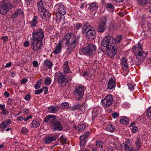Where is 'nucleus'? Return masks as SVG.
Instances as JSON below:
<instances>
[{
	"label": "nucleus",
	"instance_id": "3c124183",
	"mask_svg": "<svg viewBox=\"0 0 151 151\" xmlns=\"http://www.w3.org/2000/svg\"><path fill=\"white\" fill-rule=\"evenodd\" d=\"M41 83L40 82L38 81L35 85V89H37L40 88V87Z\"/></svg>",
	"mask_w": 151,
	"mask_h": 151
},
{
	"label": "nucleus",
	"instance_id": "58836bf2",
	"mask_svg": "<svg viewBox=\"0 0 151 151\" xmlns=\"http://www.w3.org/2000/svg\"><path fill=\"white\" fill-rule=\"evenodd\" d=\"M107 7L109 9V11L111 12H114V8L113 5L111 3H107L106 4Z\"/></svg>",
	"mask_w": 151,
	"mask_h": 151
},
{
	"label": "nucleus",
	"instance_id": "2f4dec72",
	"mask_svg": "<svg viewBox=\"0 0 151 151\" xmlns=\"http://www.w3.org/2000/svg\"><path fill=\"white\" fill-rule=\"evenodd\" d=\"M127 142H125L124 145V148L126 151H135V149L132 147H130L127 145Z\"/></svg>",
	"mask_w": 151,
	"mask_h": 151
},
{
	"label": "nucleus",
	"instance_id": "ddd939ff",
	"mask_svg": "<svg viewBox=\"0 0 151 151\" xmlns=\"http://www.w3.org/2000/svg\"><path fill=\"white\" fill-rule=\"evenodd\" d=\"M90 134V133L88 132L85 133L83 135H81L80 137V145L81 149L83 148L86 144V142L88 139V137Z\"/></svg>",
	"mask_w": 151,
	"mask_h": 151
},
{
	"label": "nucleus",
	"instance_id": "b1692460",
	"mask_svg": "<svg viewBox=\"0 0 151 151\" xmlns=\"http://www.w3.org/2000/svg\"><path fill=\"white\" fill-rule=\"evenodd\" d=\"M122 35H119L117 36L116 37L115 39L113 38L114 42L112 43H114V45L117 47V44L119 43L122 41Z\"/></svg>",
	"mask_w": 151,
	"mask_h": 151
},
{
	"label": "nucleus",
	"instance_id": "680f3d73",
	"mask_svg": "<svg viewBox=\"0 0 151 151\" xmlns=\"http://www.w3.org/2000/svg\"><path fill=\"white\" fill-rule=\"evenodd\" d=\"M23 113L25 115H27L29 113V110L27 109H24L23 110Z\"/></svg>",
	"mask_w": 151,
	"mask_h": 151
},
{
	"label": "nucleus",
	"instance_id": "9b49d317",
	"mask_svg": "<svg viewBox=\"0 0 151 151\" xmlns=\"http://www.w3.org/2000/svg\"><path fill=\"white\" fill-rule=\"evenodd\" d=\"M42 47V42L31 39V47L35 51H37L41 49Z\"/></svg>",
	"mask_w": 151,
	"mask_h": 151
},
{
	"label": "nucleus",
	"instance_id": "79ce46f5",
	"mask_svg": "<svg viewBox=\"0 0 151 151\" xmlns=\"http://www.w3.org/2000/svg\"><path fill=\"white\" fill-rule=\"evenodd\" d=\"M107 18L106 16L103 17L101 19V22L99 24L106 25Z\"/></svg>",
	"mask_w": 151,
	"mask_h": 151
},
{
	"label": "nucleus",
	"instance_id": "de8ad7c7",
	"mask_svg": "<svg viewBox=\"0 0 151 151\" xmlns=\"http://www.w3.org/2000/svg\"><path fill=\"white\" fill-rule=\"evenodd\" d=\"M28 131H29L25 127H23L21 129L20 133L22 134H26Z\"/></svg>",
	"mask_w": 151,
	"mask_h": 151
},
{
	"label": "nucleus",
	"instance_id": "603ef678",
	"mask_svg": "<svg viewBox=\"0 0 151 151\" xmlns=\"http://www.w3.org/2000/svg\"><path fill=\"white\" fill-rule=\"evenodd\" d=\"M1 113L4 115H7L9 114V112L7 109H5L2 111Z\"/></svg>",
	"mask_w": 151,
	"mask_h": 151
},
{
	"label": "nucleus",
	"instance_id": "20e7f679",
	"mask_svg": "<svg viewBox=\"0 0 151 151\" xmlns=\"http://www.w3.org/2000/svg\"><path fill=\"white\" fill-rule=\"evenodd\" d=\"M83 33L86 34V38L89 40H93L96 35L94 28L90 25L84 26Z\"/></svg>",
	"mask_w": 151,
	"mask_h": 151
},
{
	"label": "nucleus",
	"instance_id": "c9c22d12",
	"mask_svg": "<svg viewBox=\"0 0 151 151\" xmlns=\"http://www.w3.org/2000/svg\"><path fill=\"white\" fill-rule=\"evenodd\" d=\"M115 129L114 125L111 124H109L107 127V130L111 132H113Z\"/></svg>",
	"mask_w": 151,
	"mask_h": 151
},
{
	"label": "nucleus",
	"instance_id": "bb28decb",
	"mask_svg": "<svg viewBox=\"0 0 151 151\" xmlns=\"http://www.w3.org/2000/svg\"><path fill=\"white\" fill-rule=\"evenodd\" d=\"M44 67L46 69H51L53 66L52 62L48 60H46L44 63Z\"/></svg>",
	"mask_w": 151,
	"mask_h": 151
},
{
	"label": "nucleus",
	"instance_id": "6e6d98bb",
	"mask_svg": "<svg viewBox=\"0 0 151 151\" xmlns=\"http://www.w3.org/2000/svg\"><path fill=\"white\" fill-rule=\"evenodd\" d=\"M42 92V89L41 88L35 91V94H40Z\"/></svg>",
	"mask_w": 151,
	"mask_h": 151
},
{
	"label": "nucleus",
	"instance_id": "412c9836",
	"mask_svg": "<svg viewBox=\"0 0 151 151\" xmlns=\"http://www.w3.org/2000/svg\"><path fill=\"white\" fill-rule=\"evenodd\" d=\"M43 13L42 18L45 19L46 20H48L50 17L51 16L50 14L47 10V9L43 10L42 12Z\"/></svg>",
	"mask_w": 151,
	"mask_h": 151
},
{
	"label": "nucleus",
	"instance_id": "09e8293b",
	"mask_svg": "<svg viewBox=\"0 0 151 151\" xmlns=\"http://www.w3.org/2000/svg\"><path fill=\"white\" fill-rule=\"evenodd\" d=\"M147 116L151 120V107L147 109Z\"/></svg>",
	"mask_w": 151,
	"mask_h": 151
},
{
	"label": "nucleus",
	"instance_id": "c756f323",
	"mask_svg": "<svg viewBox=\"0 0 151 151\" xmlns=\"http://www.w3.org/2000/svg\"><path fill=\"white\" fill-rule=\"evenodd\" d=\"M62 49L61 44L60 42L57 45L54 50L53 53L55 54H59L61 51Z\"/></svg>",
	"mask_w": 151,
	"mask_h": 151
},
{
	"label": "nucleus",
	"instance_id": "a878e982",
	"mask_svg": "<svg viewBox=\"0 0 151 151\" xmlns=\"http://www.w3.org/2000/svg\"><path fill=\"white\" fill-rule=\"evenodd\" d=\"M98 5L95 2L90 4L88 9L91 11H93L97 10L98 8Z\"/></svg>",
	"mask_w": 151,
	"mask_h": 151
},
{
	"label": "nucleus",
	"instance_id": "0e129e2a",
	"mask_svg": "<svg viewBox=\"0 0 151 151\" xmlns=\"http://www.w3.org/2000/svg\"><path fill=\"white\" fill-rule=\"evenodd\" d=\"M116 27H117L116 26V24H112L111 26H110V29L111 30L114 29H116Z\"/></svg>",
	"mask_w": 151,
	"mask_h": 151
},
{
	"label": "nucleus",
	"instance_id": "69168bd1",
	"mask_svg": "<svg viewBox=\"0 0 151 151\" xmlns=\"http://www.w3.org/2000/svg\"><path fill=\"white\" fill-rule=\"evenodd\" d=\"M118 116V114L116 112L113 113L112 114V116L114 118H116Z\"/></svg>",
	"mask_w": 151,
	"mask_h": 151
},
{
	"label": "nucleus",
	"instance_id": "1a4fd4ad",
	"mask_svg": "<svg viewBox=\"0 0 151 151\" xmlns=\"http://www.w3.org/2000/svg\"><path fill=\"white\" fill-rule=\"evenodd\" d=\"M13 7L12 4L10 2L4 3L0 5V14L5 15L10 8Z\"/></svg>",
	"mask_w": 151,
	"mask_h": 151
},
{
	"label": "nucleus",
	"instance_id": "f704fd0d",
	"mask_svg": "<svg viewBox=\"0 0 151 151\" xmlns=\"http://www.w3.org/2000/svg\"><path fill=\"white\" fill-rule=\"evenodd\" d=\"M129 119L126 117H122L120 120V122L124 124H127L129 123Z\"/></svg>",
	"mask_w": 151,
	"mask_h": 151
},
{
	"label": "nucleus",
	"instance_id": "7c9ffc66",
	"mask_svg": "<svg viewBox=\"0 0 151 151\" xmlns=\"http://www.w3.org/2000/svg\"><path fill=\"white\" fill-rule=\"evenodd\" d=\"M31 127L32 128L37 127L40 125L39 121L37 119H35L31 124Z\"/></svg>",
	"mask_w": 151,
	"mask_h": 151
},
{
	"label": "nucleus",
	"instance_id": "72a5a7b5",
	"mask_svg": "<svg viewBox=\"0 0 151 151\" xmlns=\"http://www.w3.org/2000/svg\"><path fill=\"white\" fill-rule=\"evenodd\" d=\"M54 118H56L55 116L51 114L45 117L44 121L47 123L49 120H50L51 119H54Z\"/></svg>",
	"mask_w": 151,
	"mask_h": 151
},
{
	"label": "nucleus",
	"instance_id": "4d7b16f0",
	"mask_svg": "<svg viewBox=\"0 0 151 151\" xmlns=\"http://www.w3.org/2000/svg\"><path fill=\"white\" fill-rule=\"evenodd\" d=\"M79 107L78 109L80 110H81L82 111L86 109L85 108V106H83V105H78Z\"/></svg>",
	"mask_w": 151,
	"mask_h": 151
},
{
	"label": "nucleus",
	"instance_id": "39448f33",
	"mask_svg": "<svg viewBox=\"0 0 151 151\" xmlns=\"http://www.w3.org/2000/svg\"><path fill=\"white\" fill-rule=\"evenodd\" d=\"M96 49L95 45L91 43L82 48L81 49L80 53L82 55L90 56L96 51Z\"/></svg>",
	"mask_w": 151,
	"mask_h": 151
},
{
	"label": "nucleus",
	"instance_id": "9d476101",
	"mask_svg": "<svg viewBox=\"0 0 151 151\" xmlns=\"http://www.w3.org/2000/svg\"><path fill=\"white\" fill-rule=\"evenodd\" d=\"M50 123L52 125L53 131H60L62 129V124L59 121L57 120L56 118L51 119Z\"/></svg>",
	"mask_w": 151,
	"mask_h": 151
},
{
	"label": "nucleus",
	"instance_id": "864d4df0",
	"mask_svg": "<svg viewBox=\"0 0 151 151\" xmlns=\"http://www.w3.org/2000/svg\"><path fill=\"white\" fill-rule=\"evenodd\" d=\"M72 73L70 72V73H66L65 74V75H66V77L67 79L68 80V79H70L72 78Z\"/></svg>",
	"mask_w": 151,
	"mask_h": 151
},
{
	"label": "nucleus",
	"instance_id": "a211bd4d",
	"mask_svg": "<svg viewBox=\"0 0 151 151\" xmlns=\"http://www.w3.org/2000/svg\"><path fill=\"white\" fill-rule=\"evenodd\" d=\"M68 61H66L64 62L63 65V72L65 74L69 73L71 72V71L70 70L69 68L68 65Z\"/></svg>",
	"mask_w": 151,
	"mask_h": 151
},
{
	"label": "nucleus",
	"instance_id": "2eb2a0df",
	"mask_svg": "<svg viewBox=\"0 0 151 151\" xmlns=\"http://www.w3.org/2000/svg\"><path fill=\"white\" fill-rule=\"evenodd\" d=\"M58 136V135H49L45 138L44 142L45 144H50L55 141Z\"/></svg>",
	"mask_w": 151,
	"mask_h": 151
},
{
	"label": "nucleus",
	"instance_id": "49530a36",
	"mask_svg": "<svg viewBox=\"0 0 151 151\" xmlns=\"http://www.w3.org/2000/svg\"><path fill=\"white\" fill-rule=\"evenodd\" d=\"M60 107L61 108L63 109H66L68 107V104L67 103L64 102L60 105Z\"/></svg>",
	"mask_w": 151,
	"mask_h": 151
},
{
	"label": "nucleus",
	"instance_id": "ea45409f",
	"mask_svg": "<svg viewBox=\"0 0 151 151\" xmlns=\"http://www.w3.org/2000/svg\"><path fill=\"white\" fill-rule=\"evenodd\" d=\"M136 145V149L138 150L140 147V140L139 138L137 137L135 142Z\"/></svg>",
	"mask_w": 151,
	"mask_h": 151
},
{
	"label": "nucleus",
	"instance_id": "5701e85b",
	"mask_svg": "<svg viewBox=\"0 0 151 151\" xmlns=\"http://www.w3.org/2000/svg\"><path fill=\"white\" fill-rule=\"evenodd\" d=\"M122 68L124 70H126L128 68V65L127 63V60L125 57L122 58L121 61Z\"/></svg>",
	"mask_w": 151,
	"mask_h": 151
},
{
	"label": "nucleus",
	"instance_id": "6ab92c4d",
	"mask_svg": "<svg viewBox=\"0 0 151 151\" xmlns=\"http://www.w3.org/2000/svg\"><path fill=\"white\" fill-rule=\"evenodd\" d=\"M24 12L23 11L20 9H18L15 11L12 14L10 18L12 19H15L18 16H20Z\"/></svg>",
	"mask_w": 151,
	"mask_h": 151
},
{
	"label": "nucleus",
	"instance_id": "774afa93",
	"mask_svg": "<svg viewBox=\"0 0 151 151\" xmlns=\"http://www.w3.org/2000/svg\"><path fill=\"white\" fill-rule=\"evenodd\" d=\"M31 99V97L29 95H27L24 98V99L29 101Z\"/></svg>",
	"mask_w": 151,
	"mask_h": 151
},
{
	"label": "nucleus",
	"instance_id": "8fccbe9b",
	"mask_svg": "<svg viewBox=\"0 0 151 151\" xmlns=\"http://www.w3.org/2000/svg\"><path fill=\"white\" fill-rule=\"evenodd\" d=\"M82 27V24L80 23H76L75 26V27L77 29H79L80 28Z\"/></svg>",
	"mask_w": 151,
	"mask_h": 151
},
{
	"label": "nucleus",
	"instance_id": "f257e3e1",
	"mask_svg": "<svg viewBox=\"0 0 151 151\" xmlns=\"http://www.w3.org/2000/svg\"><path fill=\"white\" fill-rule=\"evenodd\" d=\"M113 38L111 36H107L102 40L101 47L105 50L107 55L111 58L114 57L116 54L117 46H115Z\"/></svg>",
	"mask_w": 151,
	"mask_h": 151
},
{
	"label": "nucleus",
	"instance_id": "e433bc0d",
	"mask_svg": "<svg viewBox=\"0 0 151 151\" xmlns=\"http://www.w3.org/2000/svg\"><path fill=\"white\" fill-rule=\"evenodd\" d=\"M60 142L62 145H64L66 143L67 138L64 135H62L60 138Z\"/></svg>",
	"mask_w": 151,
	"mask_h": 151
},
{
	"label": "nucleus",
	"instance_id": "37998d69",
	"mask_svg": "<svg viewBox=\"0 0 151 151\" xmlns=\"http://www.w3.org/2000/svg\"><path fill=\"white\" fill-rule=\"evenodd\" d=\"M99 110H93L92 112V119L95 118L96 117L98 116L99 114Z\"/></svg>",
	"mask_w": 151,
	"mask_h": 151
},
{
	"label": "nucleus",
	"instance_id": "0eeeda50",
	"mask_svg": "<svg viewBox=\"0 0 151 151\" xmlns=\"http://www.w3.org/2000/svg\"><path fill=\"white\" fill-rule=\"evenodd\" d=\"M55 77L59 85L61 87L65 86L68 81L67 79L66 75L63 74L60 72H56L55 74Z\"/></svg>",
	"mask_w": 151,
	"mask_h": 151
},
{
	"label": "nucleus",
	"instance_id": "c03bdc74",
	"mask_svg": "<svg viewBox=\"0 0 151 151\" xmlns=\"http://www.w3.org/2000/svg\"><path fill=\"white\" fill-rule=\"evenodd\" d=\"M86 125L83 124H80L78 127V131L80 132L83 130L85 128Z\"/></svg>",
	"mask_w": 151,
	"mask_h": 151
},
{
	"label": "nucleus",
	"instance_id": "a19ab883",
	"mask_svg": "<svg viewBox=\"0 0 151 151\" xmlns=\"http://www.w3.org/2000/svg\"><path fill=\"white\" fill-rule=\"evenodd\" d=\"M78 105H75L71 107H70L68 110L69 111H73L78 109Z\"/></svg>",
	"mask_w": 151,
	"mask_h": 151
},
{
	"label": "nucleus",
	"instance_id": "cd10ccee",
	"mask_svg": "<svg viewBox=\"0 0 151 151\" xmlns=\"http://www.w3.org/2000/svg\"><path fill=\"white\" fill-rule=\"evenodd\" d=\"M59 109L58 106H51L48 108V111L50 113H54L57 112Z\"/></svg>",
	"mask_w": 151,
	"mask_h": 151
},
{
	"label": "nucleus",
	"instance_id": "f8f14e48",
	"mask_svg": "<svg viewBox=\"0 0 151 151\" xmlns=\"http://www.w3.org/2000/svg\"><path fill=\"white\" fill-rule=\"evenodd\" d=\"M113 101L112 96L109 95L106 96L105 98L101 100L102 104L103 106L106 108L111 106Z\"/></svg>",
	"mask_w": 151,
	"mask_h": 151
},
{
	"label": "nucleus",
	"instance_id": "c85d7f7f",
	"mask_svg": "<svg viewBox=\"0 0 151 151\" xmlns=\"http://www.w3.org/2000/svg\"><path fill=\"white\" fill-rule=\"evenodd\" d=\"M106 25L99 24L97 29V32L99 33H103L106 30Z\"/></svg>",
	"mask_w": 151,
	"mask_h": 151
},
{
	"label": "nucleus",
	"instance_id": "f3484780",
	"mask_svg": "<svg viewBox=\"0 0 151 151\" xmlns=\"http://www.w3.org/2000/svg\"><path fill=\"white\" fill-rule=\"evenodd\" d=\"M147 0H137L138 4L140 6H143L146 9L150 6V4L146 1Z\"/></svg>",
	"mask_w": 151,
	"mask_h": 151
},
{
	"label": "nucleus",
	"instance_id": "bf43d9fd",
	"mask_svg": "<svg viewBox=\"0 0 151 151\" xmlns=\"http://www.w3.org/2000/svg\"><path fill=\"white\" fill-rule=\"evenodd\" d=\"M42 89V91H44V94H46L47 93L48 89L47 87H43Z\"/></svg>",
	"mask_w": 151,
	"mask_h": 151
},
{
	"label": "nucleus",
	"instance_id": "423d86ee",
	"mask_svg": "<svg viewBox=\"0 0 151 151\" xmlns=\"http://www.w3.org/2000/svg\"><path fill=\"white\" fill-rule=\"evenodd\" d=\"M44 31L41 28H38L37 29L33 31L32 33V38L33 39L42 42L44 39Z\"/></svg>",
	"mask_w": 151,
	"mask_h": 151
},
{
	"label": "nucleus",
	"instance_id": "7ed1b4c3",
	"mask_svg": "<svg viewBox=\"0 0 151 151\" xmlns=\"http://www.w3.org/2000/svg\"><path fill=\"white\" fill-rule=\"evenodd\" d=\"M134 52L138 60L140 61H143L147 56V52H145L142 50L141 44H139L134 46Z\"/></svg>",
	"mask_w": 151,
	"mask_h": 151
},
{
	"label": "nucleus",
	"instance_id": "393cba45",
	"mask_svg": "<svg viewBox=\"0 0 151 151\" xmlns=\"http://www.w3.org/2000/svg\"><path fill=\"white\" fill-rule=\"evenodd\" d=\"M12 121L11 119H8L7 121L4 122L1 124L0 127L2 129H4L5 128L9 127Z\"/></svg>",
	"mask_w": 151,
	"mask_h": 151
},
{
	"label": "nucleus",
	"instance_id": "6e6552de",
	"mask_svg": "<svg viewBox=\"0 0 151 151\" xmlns=\"http://www.w3.org/2000/svg\"><path fill=\"white\" fill-rule=\"evenodd\" d=\"M85 88L82 85L77 86L74 89L73 93L78 100L82 99L84 94Z\"/></svg>",
	"mask_w": 151,
	"mask_h": 151
},
{
	"label": "nucleus",
	"instance_id": "aec40b11",
	"mask_svg": "<svg viewBox=\"0 0 151 151\" xmlns=\"http://www.w3.org/2000/svg\"><path fill=\"white\" fill-rule=\"evenodd\" d=\"M45 3L44 1H40L39 2L37 3V6L38 8V10L39 11H42L43 10H45L46 9L45 8Z\"/></svg>",
	"mask_w": 151,
	"mask_h": 151
},
{
	"label": "nucleus",
	"instance_id": "4468645a",
	"mask_svg": "<svg viewBox=\"0 0 151 151\" xmlns=\"http://www.w3.org/2000/svg\"><path fill=\"white\" fill-rule=\"evenodd\" d=\"M55 10L58 13L64 15L66 13V9L62 4L56 5L55 6Z\"/></svg>",
	"mask_w": 151,
	"mask_h": 151
},
{
	"label": "nucleus",
	"instance_id": "e2e57ef3",
	"mask_svg": "<svg viewBox=\"0 0 151 151\" xmlns=\"http://www.w3.org/2000/svg\"><path fill=\"white\" fill-rule=\"evenodd\" d=\"M33 66L35 67H36L38 65V62L36 60H35L33 62Z\"/></svg>",
	"mask_w": 151,
	"mask_h": 151
},
{
	"label": "nucleus",
	"instance_id": "473e14b6",
	"mask_svg": "<svg viewBox=\"0 0 151 151\" xmlns=\"http://www.w3.org/2000/svg\"><path fill=\"white\" fill-rule=\"evenodd\" d=\"M37 19L38 17L37 16H34L32 21L30 22L29 23L30 24L32 27H33L36 25L37 23Z\"/></svg>",
	"mask_w": 151,
	"mask_h": 151
},
{
	"label": "nucleus",
	"instance_id": "13d9d810",
	"mask_svg": "<svg viewBox=\"0 0 151 151\" xmlns=\"http://www.w3.org/2000/svg\"><path fill=\"white\" fill-rule=\"evenodd\" d=\"M1 39L3 40L5 42H6L8 40V37L7 36L2 37L1 38Z\"/></svg>",
	"mask_w": 151,
	"mask_h": 151
},
{
	"label": "nucleus",
	"instance_id": "052dcab7",
	"mask_svg": "<svg viewBox=\"0 0 151 151\" xmlns=\"http://www.w3.org/2000/svg\"><path fill=\"white\" fill-rule=\"evenodd\" d=\"M29 42L28 41H27L24 43L23 46L24 47H28L29 45Z\"/></svg>",
	"mask_w": 151,
	"mask_h": 151
},
{
	"label": "nucleus",
	"instance_id": "f03ea898",
	"mask_svg": "<svg viewBox=\"0 0 151 151\" xmlns=\"http://www.w3.org/2000/svg\"><path fill=\"white\" fill-rule=\"evenodd\" d=\"M80 37V35L76 36L72 33L66 34L63 37V41L68 47L67 53L68 55L70 54L73 51Z\"/></svg>",
	"mask_w": 151,
	"mask_h": 151
},
{
	"label": "nucleus",
	"instance_id": "4be33fe9",
	"mask_svg": "<svg viewBox=\"0 0 151 151\" xmlns=\"http://www.w3.org/2000/svg\"><path fill=\"white\" fill-rule=\"evenodd\" d=\"M115 86V82L113 79L109 80L107 85V88L109 89H112Z\"/></svg>",
	"mask_w": 151,
	"mask_h": 151
},
{
	"label": "nucleus",
	"instance_id": "5fc2aeb1",
	"mask_svg": "<svg viewBox=\"0 0 151 151\" xmlns=\"http://www.w3.org/2000/svg\"><path fill=\"white\" fill-rule=\"evenodd\" d=\"M128 88L131 91H133L134 88V86L131 84H128Z\"/></svg>",
	"mask_w": 151,
	"mask_h": 151
},
{
	"label": "nucleus",
	"instance_id": "dca6fc26",
	"mask_svg": "<svg viewBox=\"0 0 151 151\" xmlns=\"http://www.w3.org/2000/svg\"><path fill=\"white\" fill-rule=\"evenodd\" d=\"M143 22L145 26H147L149 31L151 32V17H148L145 18Z\"/></svg>",
	"mask_w": 151,
	"mask_h": 151
},
{
	"label": "nucleus",
	"instance_id": "338daca9",
	"mask_svg": "<svg viewBox=\"0 0 151 151\" xmlns=\"http://www.w3.org/2000/svg\"><path fill=\"white\" fill-rule=\"evenodd\" d=\"M28 80L27 79H24L21 80L20 82L22 84H24L26 83Z\"/></svg>",
	"mask_w": 151,
	"mask_h": 151
},
{
	"label": "nucleus",
	"instance_id": "a18cd8bd",
	"mask_svg": "<svg viewBox=\"0 0 151 151\" xmlns=\"http://www.w3.org/2000/svg\"><path fill=\"white\" fill-rule=\"evenodd\" d=\"M52 81L50 77H47L45 80V83L47 85H49Z\"/></svg>",
	"mask_w": 151,
	"mask_h": 151
},
{
	"label": "nucleus",
	"instance_id": "4c0bfd02",
	"mask_svg": "<svg viewBox=\"0 0 151 151\" xmlns=\"http://www.w3.org/2000/svg\"><path fill=\"white\" fill-rule=\"evenodd\" d=\"M96 147L97 148H102L103 147L104 142L102 141H101V140L97 141L96 142Z\"/></svg>",
	"mask_w": 151,
	"mask_h": 151
}]
</instances>
